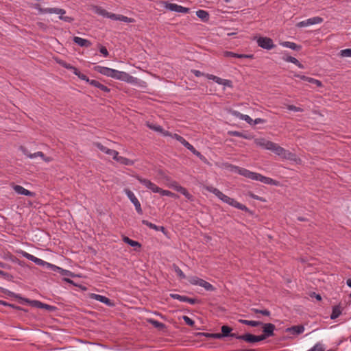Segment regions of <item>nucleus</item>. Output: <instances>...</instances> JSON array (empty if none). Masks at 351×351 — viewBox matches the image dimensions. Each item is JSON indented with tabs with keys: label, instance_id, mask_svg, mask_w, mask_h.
Segmentation results:
<instances>
[{
	"label": "nucleus",
	"instance_id": "40",
	"mask_svg": "<svg viewBox=\"0 0 351 351\" xmlns=\"http://www.w3.org/2000/svg\"><path fill=\"white\" fill-rule=\"evenodd\" d=\"M172 138L176 139L182 145H183L186 148L187 147H189V145L190 144L185 138H184L182 136H181L180 135H179L178 134H173V135H172Z\"/></svg>",
	"mask_w": 351,
	"mask_h": 351
},
{
	"label": "nucleus",
	"instance_id": "47",
	"mask_svg": "<svg viewBox=\"0 0 351 351\" xmlns=\"http://www.w3.org/2000/svg\"><path fill=\"white\" fill-rule=\"evenodd\" d=\"M247 195L254 199H256V200H258L262 202H266V199L264 197L258 196V195H255L254 193H253L252 191H249L247 193Z\"/></svg>",
	"mask_w": 351,
	"mask_h": 351
},
{
	"label": "nucleus",
	"instance_id": "19",
	"mask_svg": "<svg viewBox=\"0 0 351 351\" xmlns=\"http://www.w3.org/2000/svg\"><path fill=\"white\" fill-rule=\"evenodd\" d=\"M170 297L173 299L178 300L183 302H188L191 304H199L200 302L199 300L197 298H191L186 295H181L177 293H171Z\"/></svg>",
	"mask_w": 351,
	"mask_h": 351
},
{
	"label": "nucleus",
	"instance_id": "64",
	"mask_svg": "<svg viewBox=\"0 0 351 351\" xmlns=\"http://www.w3.org/2000/svg\"><path fill=\"white\" fill-rule=\"evenodd\" d=\"M42 159L43 160H45V162H51L52 160V158H50V157H46L45 155L44 154V158H42Z\"/></svg>",
	"mask_w": 351,
	"mask_h": 351
},
{
	"label": "nucleus",
	"instance_id": "33",
	"mask_svg": "<svg viewBox=\"0 0 351 351\" xmlns=\"http://www.w3.org/2000/svg\"><path fill=\"white\" fill-rule=\"evenodd\" d=\"M239 322L243 324L250 326L252 327L259 326H261V324H263V322L260 321L239 319Z\"/></svg>",
	"mask_w": 351,
	"mask_h": 351
},
{
	"label": "nucleus",
	"instance_id": "42",
	"mask_svg": "<svg viewBox=\"0 0 351 351\" xmlns=\"http://www.w3.org/2000/svg\"><path fill=\"white\" fill-rule=\"evenodd\" d=\"M23 153L28 158H29L31 159L34 158L38 157V156L40 157L41 158H44V154L42 152H37L34 153V154H29V153H28V152H27V150L26 149H23Z\"/></svg>",
	"mask_w": 351,
	"mask_h": 351
},
{
	"label": "nucleus",
	"instance_id": "39",
	"mask_svg": "<svg viewBox=\"0 0 351 351\" xmlns=\"http://www.w3.org/2000/svg\"><path fill=\"white\" fill-rule=\"evenodd\" d=\"M234 114H236V116L237 117H239L240 119L241 120H244L247 123L250 124V125H252V123H253V119L249 116V115H247V114H243L240 112H236L234 113Z\"/></svg>",
	"mask_w": 351,
	"mask_h": 351
},
{
	"label": "nucleus",
	"instance_id": "17",
	"mask_svg": "<svg viewBox=\"0 0 351 351\" xmlns=\"http://www.w3.org/2000/svg\"><path fill=\"white\" fill-rule=\"evenodd\" d=\"M324 19L322 17L319 16H315L310 19H308L307 20L300 21L297 23L296 26L298 27H306L315 24H319L322 23L323 22Z\"/></svg>",
	"mask_w": 351,
	"mask_h": 351
},
{
	"label": "nucleus",
	"instance_id": "11",
	"mask_svg": "<svg viewBox=\"0 0 351 351\" xmlns=\"http://www.w3.org/2000/svg\"><path fill=\"white\" fill-rule=\"evenodd\" d=\"M261 326L263 329V334L260 335L262 341L274 335V330L276 329L274 324L271 323H263Z\"/></svg>",
	"mask_w": 351,
	"mask_h": 351
},
{
	"label": "nucleus",
	"instance_id": "4",
	"mask_svg": "<svg viewBox=\"0 0 351 351\" xmlns=\"http://www.w3.org/2000/svg\"><path fill=\"white\" fill-rule=\"evenodd\" d=\"M206 189L209 192L215 195L219 199H221L224 203H226L234 208L245 211L251 215H253V212L251 210H250L245 205L242 204L240 202H237L236 199L227 196L218 189L213 186H207Z\"/></svg>",
	"mask_w": 351,
	"mask_h": 351
},
{
	"label": "nucleus",
	"instance_id": "59",
	"mask_svg": "<svg viewBox=\"0 0 351 351\" xmlns=\"http://www.w3.org/2000/svg\"><path fill=\"white\" fill-rule=\"evenodd\" d=\"M191 72L195 75L196 77H201V76H206V74H204V73L201 72L199 70H192Z\"/></svg>",
	"mask_w": 351,
	"mask_h": 351
},
{
	"label": "nucleus",
	"instance_id": "54",
	"mask_svg": "<svg viewBox=\"0 0 351 351\" xmlns=\"http://www.w3.org/2000/svg\"><path fill=\"white\" fill-rule=\"evenodd\" d=\"M206 337L212 338V339H221L219 333H204Z\"/></svg>",
	"mask_w": 351,
	"mask_h": 351
},
{
	"label": "nucleus",
	"instance_id": "22",
	"mask_svg": "<svg viewBox=\"0 0 351 351\" xmlns=\"http://www.w3.org/2000/svg\"><path fill=\"white\" fill-rule=\"evenodd\" d=\"M165 8L171 11H173L176 12H180V13H189L190 11V9L188 8L183 7L182 5L172 3H167L165 5Z\"/></svg>",
	"mask_w": 351,
	"mask_h": 351
},
{
	"label": "nucleus",
	"instance_id": "41",
	"mask_svg": "<svg viewBox=\"0 0 351 351\" xmlns=\"http://www.w3.org/2000/svg\"><path fill=\"white\" fill-rule=\"evenodd\" d=\"M189 150H190L194 155L197 156L200 160H206L205 157L197 150L195 149V147L189 144V147H186Z\"/></svg>",
	"mask_w": 351,
	"mask_h": 351
},
{
	"label": "nucleus",
	"instance_id": "29",
	"mask_svg": "<svg viewBox=\"0 0 351 351\" xmlns=\"http://www.w3.org/2000/svg\"><path fill=\"white\" fill-rule=\"evenodd\" d=\"M73 40L80 47H90L92 45V43L90 40L78 36H75Z\"/></svg>",
	"mask_w": 351,
	"mask_h": 351
},
{
	"label": "nucleus",
	"instance_id": "7",
	"mask_svg": "<svg viewBox=\"0 0 351 351\" xmlns=\"http://www.w3.org/2000/svg\"><path fill=\"white\" fill-rule=\"evenodd\" d=\"M3 292L4 293L7 294L8 295H9L10 297H12V298H17V299L20 300L21 303H23V302L28 303V304H30L32 306L36 307V308H43V307L44 303L41 302L40 301L30 300L27 298L21 297V295H19V294H16L14 292H12L10 291L6 290V289H3Z\"/></svg>",
	"mask_w": 351,
	"mask_h": 351
},
{
	"label": "nucleus",
	"instance_id": "50",
	"mask_svg": "<svg viewBox=\"0 0 351 351\" xmlns=\"http://www.w3.org/2000/svg\"><path fill=\"white\" fill-rule=\"evenodd\" d=\"M147 126L149 128H150L154 131L158 132H161L162 131V128L158 125L147 123Z\"/></svg>",
	"mask_w": 351,
	"mask_h": 351
},
{
	"label": "nucleus",
	"instance_id": "27",
	"mask_svg": "<svg viewBox=\"0 0 351 351\" xmlns=\"http://www.w3.org/2000/svg\"><path fill=\"white\" fill-rule=\"evenodd\" d=\"M13 189L14 190V191L16 193H17L18 194H20V195H23L29 196V197H33L34 195V193H33L27 189H25L24 187H23L22 186H20V185H14L13 186Z\"/></svg>",
	"mask_w": 351,
	"mask_h": 351
},
{
	"label": "nucleus",
	"instance_id": "49",
	"mask_svg": "<svg viewBox=\"0 0 351 351\" xmlns=\"http://www.w3.org/2000/svg\"><path fill=\"white\" fill-rule=\"evenodd\" d=\"M183 320L189 326L193 327L195 326V322L186 315L182 317Z\"/></svg>",
	"mask_w": 351,
	"mask_h": 351
},
{
	"label": "nucleus",
	"instance_id": "35",
	"mask_svg": "<svg viewBox=\"0 0 351 351\" xmlns=\"http://www.w3.org/2000/svg\"><path fill=\"white\" fill-rule=\"evenodd\" d=\"M196 15L204 21H207L209 19L208 12L204 10H197L196 12Z\"/></svg>",
	"mask_w": 351,
	"mask_h": 351
},
{
	"label": "nucleus",
	"instance_id": "46",
	"mask_svg": "<svg viewBox=\"0 0 351 351\" xmlns=\"http://www.w3.org/2000/svg\"><path fill=\"white\" fill-rule=\"evenodd\" d=\"M57 62L62 67H64V68H65L66 69L72 71L73 73H74V69H76V67L72 66L71 64H70L69 63H67L66 62H65L64 60H59V61H57Z\"/></svg>",
	"mask_w": 351,
	"mask_h": 351
},
{
	"label": "nucleus",
	"instance_id": "12",
	"mask_svg": "<svg viewBox=\"0 0 351 351\" xmlns=\"http://www.w3.org/2000/svg\"><path fill=\"white\" fill-rule=\"evenodd\" d=\"M135 178L143 185H144L147 189L150 190L153 193H158L160 191V187H158L156 184L152 182L151 180L143 178L140 176H136Z\"/></svg>",
	"mask_w": 351,
	"mask_h": 351
},
{
	"label": "nucleus",
	"instance_id": "52",
	"mask_svg": "<svg viewBox=\"0 0 351 351\" xmlns=\"http://www.w3.org/2000/svg\"><path fill=\"white\" fill-rule=\"evenodd\" d=\"M342 57H351V49H346L340 51Z\"/></svg>",
	"mask_w": 351,
	"mask_h": 351
},
{
	"label": "nucleus",
	"instance_id": "10",
	"mask_svg": "<svg viewBox=\"0 0 351 351\" xmlns=\"http://www.w3.org/2000/svg\"><path fill=\"white\" fill-rule=\"evenodd\" d=\"M271 151L274 152L276 155L280 156L283 159L293 160L295 154L286 150L285 148L280 147L277 143H274V146L272 147Z\"/></svg>",
	"mask_w": 351,
	"mask_h": 351
},
{
	"label": "nucleus",
	"instance_id": "32",
	"mask_svg": "<svg viewBox=\"0 0 351 351\" xmlns=\"http://www.w3.org/2000/svg\"><path fill=\"white\" fill-rule=\"evenodd\" d=\"M114 160L124 165H133L134 163L133 160L119 155H117V158H114Z\"/></svg>",
	"mask_w": 351,
	"mask_h": 351
},
{
	"label": "nucleus",
	"instance_id": "48",
	"mask_svg": "<svg viewBox=\"0 0 351 351\" xmlns=\"http://www.w3.org/2000/svg\"><path fill=\"white\" fill-rule=\"evenodd\" d=\"M142 223L147 226V227H149V228L151 229H153V230H155L156 231H158V226H156V224L154 223H152V222H149V221L147 220H145V219H143L142 221Z\"/></svg>",
	"mask_w": 351,
	"mask_h": 351
},
{
	"label": "nucleus",
	"instance_id": "61",
	"mask_svg": "<svg viewBox=\"0 0 351 351\" xmlns=\"http://www.w3.org/2000/svg\"><path fill=\"white\" fill-rule=\"evenodd\" d=\"M160 133L162 134V135L165 136L172 137V135H173V134L171 133L170 132H169L167 130H165L163 128H162V131Z\"/></svg>",
	"mask_w": 351,
	"mask_h": 351
},
{
	"label": "nucleus",
	"instance_id": "60",
	"mask_svg": "<svg viewBox=\"0 0 351 351\" xmlns=\"http://www.w3.org/2000/svg\"><path fill=\"white\" fill-rule=\"evenodd\" d=\"M260 314H262L263 315L269 317V316H270L271 313L267 309H263V310H261Z\"/></svg>",
	"mask_w": 351,
	"mask_h": 351
},
{
	"label": "nucleus",
	"instance_id": "13",
	"mask_svg": "<svg viewBox=\"0 0 351 351\" xmlns=\"http://www.w3.org/2000/svg\"><path fill=\"white\" fill-rule=\"evenodd\" d=\"M169 186L182 194L188 200H193V196L187 191L186 188L180 186L176 181H173L169 185Z\"/></svg>",
	"mask_w": 351,
	"mask_h": 351
},
{
	"label": "nucleus",
	"instance_id": "9",
	"mask_svg": "<svg viewBox=\"0 0 351 351\" xmlns=\"http://www.w3.org/2000/svg\"><path fill=\"white\" fill-rule=\"evenodd\" d=\"M188 280L190 284L204 287L206 291H213L215 289V288L210 283L197 276H191L189 278Z\"/></svg>",
	"mask_w": 351,
	"mask_h": 351
},
{
	"label": "nucleus",
	"instance_id": "53",
	"mask_svg": "<svg viewBox=\"0 0 351 351\" xmlns=\"http://www.w3.org/2000/svg\"><path fill=\"white\" fill-rule=\"evenodd\" d=\"M287 109L289 110H292L294 112H303V109L300 107L295 106L294 105H288L287 106Z\"/></svg>",
	"mask_w": 351,
	"mask_h": 351
},
{
	"label": "nucleus",
	"instance_id": "14",
	"mask_svg": "<svg viewBox=\"0 0 351 351\" xmlns=\"http://www.w3.org/2000/svg\"><path fill=\"white\" fill-rule=\"evenodd\" d=\"M124 191H125L126 195L128 196V197L130 199V200L132 202V203L135 206L136 212L138 214L142 215L143 214V210H142V208H141V203L138 201V199H137V197L135 196L134 193L132 191H130V189H125L124 190Z\"/></svg>",
	"mask_w": 351,
	"mask_h": 351
},
{
	"label": "nucleus",
	"instance_id": "3",
	"mask_svg": "<svg viewBox=\"0 0 351 351\" xmlns=\"http://www.w3.org/2000/svg\"><path fill=\"white\" fill-rule=\"evenodd\" d=\"M46 266L47 268L51 269L53 271L59 273L62 276V281L66 282L75 287H79L82 291H86V287L75 282L70 278H82L84 276L81 273H75L69 270L62 269L56 265H42Z\"/></svg>",
	"mask_w": 351,
	"mask_h": 351
},
{
	"label": "nucleus",
	"instance_id": "20",
	"mask_svg": "<svg viewBox=\"0 0 351 351\" xmlns=\"http://www.w3.org/2000/svg\"><path fill=\"white\" fill-rule=\"evenodd\" d=\"M254 143L256 145L261 147L267 150H271L272 147L274 146V143L264 138H258L254 139Z\"/></svg>",
	"mask_w": 351,
	"mask_h": 351
},
{
	"label": "nucleus",
	"instance_id": "43",
	"mask_svg": "<svg viewBox=\"0 0 351 351\" xmlns=\"http://www.w3.org/2000/svg\"><path fill=\"white\" fill-rule=\"evenodd\" d=\"M158 193H160L162 196H168V197H173V198L178 197V196L176 193H172L171 191H168V190H164L161 188L160 189Z\"/></svg>",
	"mask_w": 351,
	"mask_h": 351
},
{
	"label": "nucleus",
	"instance_id": "15",
	"mask_svg": "<svg viewBox=\"0 0 351 351\" xmlns=\"http://www.w3.org/2000/svg\"><path fill=\"white\" fill-rule=\"evenodd\" d=\"M257 44L260 47L267 50L272 49L276 47L273 40L268 37H259L257 39Z\"/></svg>",
	"mask_w": 351,
	"mask_h": 351
},
{
	"label": "nucleus",
	"instance_id": "23",
	"mask_svg": "<svg viewBox=\"0 0 351 351\" xmlns=\"http://www.w3.org/2000/svg\"><path fill=\"white\" fill-rule=\"evenodd\" d=\"M221 332L219 333L221 339L224 338V337H230L236 338L237 339V337L239 336V335H238V334L232 332V328L226 325H223L221 326Z\"/></svg>",
	"mask_w": 351,
	"mask_h": 351
},
{
	"label": "nucleus",
	"instance_id": "8",
	"mask_svg": "<svg viewBox=\"0 0 351 351\" xmlns=\"http://www.w3.org/2000/svg\"><path fill=\"white\" fill-rule=\"evenodd\" d=\"M18 257L12 256L10 259L14 263H20L19 258L25 257L35 263H47V262L34 256L24 251L17 252Z\"/></svg>",
	"mask_w": 351,
	"mask_h": 351
},
{
	"label": "nucleus",
	"instance_id": "38",
	"mask_svg": "<svg viewBox=\"0 0 351 351\" xmlns=\"http://www.w3.org/2000/svg\"><path fill=\"white\" fill-rule=\"evenodd\" d=\"M0 277L7 280L12 281L14 278V275L12 273L0 269Z\"/></svg>",
	"mask_w": 351,
	"mask_h": 351
},
{
	"label": "nucleus",
	"instance_id": "56",
	"mask_svg": "<svg viewBox=\"0 0 351 351\" xmlns=\"http://www.w3.org/2000/svg\"><path fill=\"white\" fill-rule=\"evenodd\" d=\"M158 231H161L167 238L169 239V232L167 230V229L164 226H158Z\"/></svg>",
	"mask_w": 351,
	"mask_h": 351
},
{
	"label": "nucleus",
	"instance_id": "24",
	"mask_svg": "<svg viewBox=\"0 0 351 351\" xmlns=\"http://www.w3.org/2000/svg\"><path fill=\"white\" fill-rule=\"evenodd\" d=\"M90 298L96 300H97L99 302H101L106 304L108 306H112L114 305V304L112 302V300L110 299H109L108 298L104 296V295H99V294H95V293H91L90 295Z\"/></svg>",
	"mask_w": 351,
	"mask_h": 351
},
{
	"label": "nucleus",
	"instance_id": "63",
	"mask_svg": "<svg viewBox=\"0 0 351 351\" xmlns=\"http://www.w3.org/2000/svg\"><path fill=\"white\" fill-rule=\"evenodd\" d=\"M9 307H11V308H14V309H16V310H20V311L24 310V309H23V308H21V306H16V305H15V304H10Z\"/></svg>",
	"mask_w": 351,
	"mask_h": 351
},
{
	"label": "nucleus",
	"instance_id": "16",
	"mask_svg": "<svg viewBox=\"0 0 351 351\" xmlns=\"http://www.w3.org/2000/svg\"><path fill=\"white\" fill-rule=\"evenodd\" d=\"M206 77L208 80H213L215 82H216L218 84L223 85L224 86L228 87H232V82L230 80L226 79H221L219 77H217L216 75H214L213 74L207 73L206 75Z\"/></svg>",
	"mask_w": 351,
	"mask_h": 351
},
{
	"label": "nucleus",
	"instance_id": "1",
	"mask_svg": "<svg viewBox=\"0 0 351 351\" xmlns=\"http://www.w3.org/2000/svg\"><path fill=\"white\" fill-rule=\"evenodd\" d=\"M94 70L107 77H110L116 80L124 81L127 83L135 84L141 88L147 87V83L145 82L140 80L124 71H119L118 70L99 65L95 66L94 67Z\"/></svg>",
	"mask_w": 351,
	"mask_h": 351
},
{
	"label": "nucleus",
	"instance_id": "34",
	"mask_svg": "<svg viewBox=\"0 0 351 351\" xmlns=\"http://www.w3.org/2000/svg\"><path fill=\"white\" fill-rule=\"evenodd\" d=\"M341 314V308L339 305H336L332 307V313L330 315L331 319H337Z\"/></svg>",
	"mask_w": 351,
	"mask_h": 351
},
{
	"label": "nucleus",
	"instance_id": "57",
	"mask_svg": "<svg viewBox=\"0 0 351 351\" xmlns=\"http://www.w3.org/2000/svg\"><path fill=\"white\" fill-rule=\"evenodd\" d=\"M99 51L102 53L105 57L108 56L109 53L106 47L101 46L99 48Z\"/></svg>",
	"mask_w": 351,
	"mask_h": 351
},
{
	"label": "nucleus",
	"instance_id": "36",
	"mask_svg": "<svg viewBox=\"0 0 351 351\" xmlns=\"http://www.w3.org/2000/svg\"><path fill=\"white\" fill-rule=\"evenodd\" d=\"M282 45L284 47L290 48V49H291L293 50H295V51H299L302 48V47L300 45H298L295 43L289 42V41L284 42Z\"/></svg>",
	"mask_w": 351,
	"mask_h": 351
},
{
	"label": "nucleus",
	"instance_id": "18",
	"mask_svg": "<svg viewBox=\"0 0 351 351\" xmlns=\"http://www.w3.org/2000/svg\"><path fill=\"white\" fill-rule=\"evenodd\" d=\"M237 339L243 340L250 343H254L262 341L260 335H255L251 333L239 335V336L237 337Z\"/></svg>",
	"mask_w": 351,
	"mask_h": 351
},
{
	"label": "nucleus",
	"instance_id": "44",
	"mask_svg": "<svg viewBox=\"0 0 351 351\" xmlns=\"http://www.w3.org/2000/svg\"><path fill=\"white\" fill-rule=\"evenodd\" d=\"M229 134L233 136L241 137L245 139H250L251 136L244 134L243 133L239 131H230Z\"/></svg>",
	"mask_w": 351,
	"mask_h": 351
},
{
	"label": "nucleus",
	"instance_id": "6",
	"mask_svg": "<svg viewBox=\"0 0 351 351\" xmlns=\"http://www.w3.org/2000/svg\"><path fill=\"white\" fill-rule=\"evenodd\" d=\"M33 8L38 11L40 14H59V19L65 22L71 23L74 21L73 18L68 16H64L66 11L62 8H43L39 3H35Z\"/></svg>",
	"mask_w": 351,
	"mask_h": 351
},
{
	"label": "nucleus",
	"instance_id": "5",
	"mask_svg": "<svg viewBox=\"0 0 351 351\" xmlns=\"http://www.w3.org/2000/svg\"><path fill=\"white\" fill-rule=\"evenodd\" d=\"M93 11L98 15L102 16L104 17L109 18L112 20L114 21H123L125 23H134L135 19L133 18H129L122 14H116L114 13H111L102 8L101 7L95 5L93 6Z\"/></svg>",
	"mask_w": 351,
	"mask_h": 351
},
{
	"label": "nucleus",
	"instance_id": "25",
	"mask_svg": "<svg viewBox=\"0 0 351 351\" xmlns=\"http://www.w3.org/2000/svg\"><path fill=\"white\" fill-rule=\"evenodd\" d=\"M294 77H298L304 81H306L309 83H311L313 84H315L317 87H321L322 86V83L321 81L317 80V79H315V78H313V77H308V76H306V75H300V74H298V73H295L294 74Z\"/></svg>",
	"mask_w": 351,
	"mask_h": 351
},
{
	"label": "nucleus",
	"instance_id": "62",
	"mask_svg": "<svg viewBox=\"0 0 351 351\" xmlns=\"http://www.w3.org/2000/svg\"><path fill=\"white\" fill-rule=\"evenodd\" d=\"M265 122V120L261 118H257L255 120H253L252 124H258V123H263Z\"/></svg>",
	"mask_w": 351,
	"mask_h": 351
},
{
	"label": "nucleus",
	"instance_id": "26",
	"mask_svg": "<svg viewBox=\"0 0 351 351\" xmlns=\"http://www.w3.org/2000/svg\"><path fill=\"white\" fill-rule=\"evenodd\" d=\"M223 56L237 58H248V59L254 58L253 54H241V53H234L232 51H226L223 52Z\"/></svg>",
	"mask_w": 351,
	"mask_h": 351
},
{
	"label": "nucleus",
	"instance_id": "51",
	"mask_svg": "<svg viewBox=\"0 0 351 351\" xmlns=\"http://www.w3.org/2000/svg\"><path fill=\"white\" fill-rule=\"evenodd\" d=\"M283 60L285 61H286V62H291V63H293L294 64H297V62H298V59H296L294 57L290 56H287L286 57H284Z\"/></svg>",
	"mask_w": 351,
	"mask_h": 351
},
{
	"label": "nucleus",
	"instance_id": "37",
	"mask_svg": "<svg viewBox=\"0 0 351 351\" xmlns=\"http://www.w3.org/2000/svg\"><path fill=\"white\" fill-rule=\"evenodd\" d=\"M123 241L125 243L130 245L132 247H138V248H140L141 247V245L140 243H138V241H134L128 237H124L123 238Z\"/></svg>",
	"mask_w": 351,
	"mask_h": 351
},
{
	"label": "nucleus",
	"instance_id": "28",
	"mask_svg": "<svg viewBox=\"0 0 351 351\" xmlns=\"http://www.w3.org/2000/svg\"><path fill=\"white\" fill-rule=\"evenodd\" d=\"M286 331L293 335L302 334L304 331V327L302 325L293 326L287 328Z\"/></svg>",
	"mask_w": 351,
	"mask_h": 351
},
{
	"label": "nucleus",
	"instance_id": "30",
	"mask_svg": "<svg viewBox=\"0 0 351 351\" xmlns=\"http://www.w3.org/2000/svg\"><path fill=\"white\" fill-rule=\"evenodd\" d=\"M89 84L96 88H98L99 89L105 93H109L110 91V89L108 86L102 84L99 81L91 80Z\"/></svg>",
	"mask_w": 351,
	"mask_h": 351
},
{
	"label": "nucleus",
	"instance_id": "55",
	"mask_svg": "<svg viewBox=\"0 0 351 351\" xmlns=\"http://www.w3.org/2000/svg\"><path fill=\"white\" fill-rule=\"evenodd\" d=\"M175 265V271L177 273L178 276L183 279V278H186V276L184 275V274L183 273V271L179 268V267H178L177 265Z\"/></svg>",
	"mask_w": 351,
	"mask_h": 351
},
{
	"label": "nucleus",
	"instance_id": "2",
	"mask_svg": "<svg viewBox=\"0 0 351 351\" xmlns=\"http://www.w3.org/2000/svg\"><path fill=\"white\" fill-rule=\"evenodd\" d=\"M231 170H234L235 172L239 173L241 176H243L245 178H249L252 180L260 181L264 184L278 186L279 184V182L274 180L271 178L264 176L261 173L251 171L247 169L239 167L238 166H234L230 165Z\"/></svg>",
	"mask_w": 351,
	"mask_h": 351
},
{
	"label": "nucleus",
	"instance_id": "58",
	"mask_svg": "<svg viewBox=\"0 0 351 351\" xmlns=\"http://www.w3.org/2000/svg\"><path fill=\"white\" fill-rule=\"evenodd\" d=\"M43 308V309L48 310V311H54L56 308V306H51V305H49V304H45V303H44Z\"/></svg>",
	"mask_w": 351,
	"mask_h": 351
},
{
	"label": "nucleus",
	"instance_id": "21",
	"mask_svg": "<svg viewBox=\"0 0 351 351\" xmlns=\"http://www.w3.org/2000/svg\"><path fill=\"white\" fill-rule=\"evenodd\" d=\"M94 145L102 152L105 153L107 155L112 156V158L114 160L117 158V155H119V152L114 149H109L104 145H103L101 143L97 142L95 143Z\"/></svg>",
	"mask_w": 351,
	"mask_h": 351
},
{
	"label": "nucleus",
	"instance_id": "45",
	"mask_svg": "<svg viewBox=\"0 0 351 351\" xmlns=\"http://www.w3.org/2000/svg\"><path fill=\"white\" fill-rule=\"evenodd\" d=\"M73 73L75 75H77L80 79H81L82 80L86 81L88 84H89L90 81L91 80L86 75L80 73V71L77 68H76V69H74Z\"/></svg>",
	"mask_w": 351,
	"mask_h": 351
},
{
	"label": "nucleus",
	"instance_id": "31",
	"mask_svg": "<svg viewBox=\"0 0 351 351\" xmlns=\"http://www.w3.org/2000/svg\"><path fill=\"white\" fill-rule=\"evenodd\" d=\"M147 322L151 324L156 328H158L159 330H163L166 328V325L165 324L160 322L154 319L149 318L147 319Z\"/></svg>",
	"mask_w": 351,
	"mask_h": 351
}]
</instances>
